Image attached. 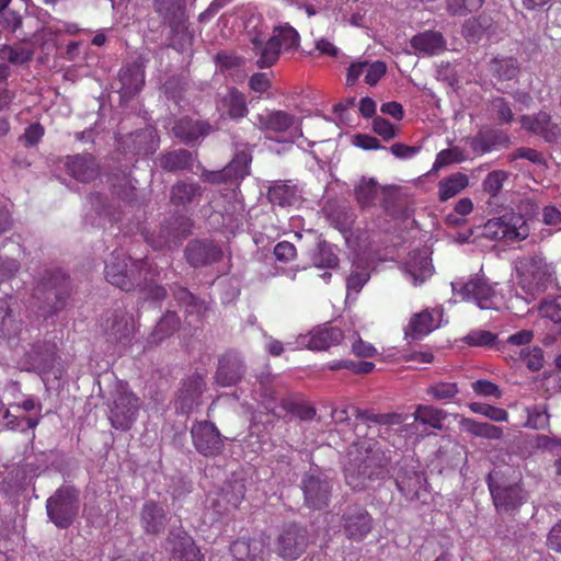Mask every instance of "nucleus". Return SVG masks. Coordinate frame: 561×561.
I'll list each match as a JSON object with an SVG mask.
<instances>
[{
	"label": "nucleus",
	"mask_w": 561,
	"mask_h": 561,
	"mask_svg": "<svg viewBox=\"0 0 561 561\" xmlns=\"http://www.w3.org/2000/svg\"><path fill=\"white\" fill-rule=\"evenodd\" d=\"M404 271L415 285L428 278L433 274V266L427 252L425 250L411 252L404 264Z\"/></svg>",
	"instance_id": "nucleus-35"
},
{
	"label": "nucleus",
	"mask_w": 561,
	"mask_h": 561,
	"mask_svg": "<svg viewBox=\"0 0 561 561\" xmlns=\"http://www.w3.org/2000/svg\"><path fill=\"white\" fill-rule=\"evenodd\" d=\"M170 520L164 506L153 500H147L139 512V522L142 530L147 535L162 534Z\"/></svg>",
	"instance_id": "nucleus-26"
},
{
	"label": "nucleus",
	"mask_w": 561,
	"mask_h": 561,
	"mask_svg": "<svg viewBox=\"0 0 561 561\" xmlns=\"http://www.w3.org/2000/svg\"><path fill=\"white\" fill-rule=\"evenodd\" d=\"M301 118L283 110H266L257 114L256 126L264 133L285 134L289 133L285 142H294L302 137ZM282 142L283 140H277Z\"/></svg>",
	"instance_id": "nucleus-11"
},
{
	"label": "nucleus",
	"mask_w": 561,
	"mask_h": 561,
	"mask_svg": "<svg viewBox=\"0 0 561 561\" xmlns=\"http://www.w3.org/2000/svg\"><path fill=\"white\" fill-rule=\"evenodd\" d=\"M180 318L174 311H167L154 327L151 337L154 342H161L171 336L180 328Z\"/></svg>",
	"instance_id": "nucleus-50"
},
{
	"label": "nucleus",
	"mask_w": 561,
	"mask_h": 561,
	"mask_svg": "<svg viewBox=\"0 0 561 561\" xmlns=\"http://www.w3.org/2000/svg\"><path fill=\"white\" fill-rule=\"evenodd\" d=\"M434 330L433 316L427 310L415 313L405 329V337L413 341L422 339Z\"/></svg>",
	"instance_id": "nucleus-44"
},
{
	"label": "nucleus",
	"mask_w": 561,
	"mask_h": 561,
	"mask_svg": "<svg viewBox=\"0 0 561 561\" xmlns=\"http://www.w3.org/2000/svg\"><path fill=\"white\" fill-rule=\"evenodd\" d=\"M378 193V183L375 179L363 178L354 188L356 202L360 208L371 207Z\"/></svg>",
	"instance_id": "nucleus-49"
},
{
	"label": "nucleus",
	"mask_w": 561,
	"mask_h": 561,
	"mask_svg": "<svg viewBox=\"0 0 561 561\" xmlns=\"http://www.w3.org/2000/svg\"><path fill=\"white\" fill-rule=\"evenodd\" d=\"M526 426L534 430H546L550 425V414L547 404H535L526 408Z\"/></svg>",
	"instance_id": "nucleus-52"
},
{
	"label": "nucleus",
	"mask_w": 561,
	"mask_h": 561,
	"mask_svg": "<svg viewBox=\"0 0 561 561\" xmlns=\"http://www.w3.org/2000/svg\"><path fill=\"white\" fill-rule=\"evenodd\" d=\"M497 334L484 330H476L468 333L462 341L470 346H492Z\"/></svg>",
	"instance_id": "nucleus-62"
},
{
	"label": "nucleus",
	"mask_w": 561,
	"mask_h": 561,
	"mask_svg": "<svg viewBox=\"0 0 561 561\" xmlns=\"http://www.w3.org/2000/svg\"><path fill=\"white\" fill-rule=\"evenodd\" d=\"M310 535L306 526L298 523H289L280 529L275 550L278 557L286 561H295L307 550Z\"/></svg>",
	"instance_id": "nucleus-12"
},
{
	"label": "nucleus",
	"mask_w": 561,
	"mask_h": 561,
	"mask_svg": "<svg viewBox=\"0 0 561 561\" xmlns=\"http://www.w3.org/2000/svg\"><path fill=\"white\" fill-rule=\"evenodd\" d=\"M33 51L23 47L3 45L0 47V60L12 65H24L32 59Z\"/></svg>",
	"instance_id": "nucleus-55"
},
{
	"label": "nucleus",
	"mask_w": 561,
	"mask_h": 561,
	"mask_svg": "<svg viewBox=\"0 0 561 561\" xmlns=\"http://www.w3.org/2000/svg\"><path fill=\"white\" fill-rule=\"evenodd\" d=\"M373 130L386 141L391 140L399 135V129L388 119L380 116L374 118Z\"/></svg>",
	"instance_id": "nucleus-64"
},
{
	"label": "nucleus",
	"mask_w": 561,
	"mask_h": 561,
	"mask_svg": "<svg viewBox=\"0 0 561 561\" xmlns=\"http://www.w3.org/2000/svg\"><path fill=\"white\" fill-rule=\"evenodd\" d=\"M410 44L419 54L432 56L443 51L446 41L440 32L425 31L414 35Z\"/></svg>",
	"instance_id": "nucleus-37"
},
{
	"label": "nucleus",
	"mask_w": 561,
	"mask_h": 561,
	"mask_svg": "<svg viewBox=\"0 0 561 561\" xmlns=\"http://www.w3.org/2000/svg\"><path fill=\"white\" fill-rule=\"evenodd\" d=\"M288 413L302 421H310L316 415V409L304 402H297L291 399H282L279 411L273 410V414L277 417H285Z\"/></svg>",
	"instance_id": "nucleus-46"
},
{
	"label": "nucleus",
	"mask_w": 561,
	"mask_h": 561,
	"mask_svg": "<svg viewBox=\"0 0 561 561\" xmlns=\"http://www.w3.org/2000/svg\"><path fill=\"white\" fill-rule=\"evenodd\" d=\"M80 510V491L73 485L62 484L46 501L49 522L59 529L69 528Z\"/></svg>",
	"instance_id": "nucleus-6"
},
{
	"label": "nucleus",
	"mask_w": 561,
	"mask_h": 561,
	"mask_svg": "<svg viewBox=\"0 0 561 561\" xmlns=\"http://www.w3.org/2000/svg\"><path fill=\"white\" fill-rule=\"evenodd\" d=\"M158 138L154 129L147 127L122 136L118 140L119 148L125 153L134 156H149L158 148Z\"/></svg>",
	"instance_id": "nucleus-23"
},
{
	"label": "nucleus",
	"mask_w": 561,
	"mask_h": 561,
	"mask_svg": "<svg viewBox=\"0 0 561 561\" xmlns=\"http://www.w3.org/2000/svg\"><path fill=\"white\" fill-rule=\"evenodd\" d=\"M489 71L499 81H511L517 78L520 65L515 57L496 56L489 61Z\"/></svg>",
	"instance_id": "nucleus-39"
},
{
	"label": "nucleus",
	"mask_w": 561,
	"mask_h": 561,
	"mask_svg": "<svg viewBox=\"0 0 561 561\" xmlns=\"http://www.w3.org/2000/svg\"><path fill=\"white\" fill-rule=\"evenodd\" d=\"M343 340V332L336 327H318L302 337L301 344L312 351H324L331 345L340 344Z\"/></svg>",
	"instance_id": "nucleus-29"
},
{
	"label": "nucleus",
	"mask_w": 561,
	"mask_h": 561,
	"mask_svg": "<svg viewBox=\"0 0 561 561\" xmlns=\"http://www.w3.org/2000/svg\"><path fill=\"white\" fill-rule=\"evenodd\" d=\"M171 293L176 302L184 307L190 314L203 316L208 310L207 304L192 294L186 287L174 284Z\"/></svg>",
	"instance_id": "nucleus-41"
},
{
	"label": "nucleus",
	"mask_w": 561,
	"mask_h": 561,
	"mask_svg": "<svg viewBox=\"0 0 561 561\" xmlns=\"http://www.w3.org/2000/svg\"><path fill=\"white\" fill-rule=\"evenodd\" d=\"M70 276L61 270H46L33 290L43 316L49 317L62 310L72 294Z\"/></svg>",
	"instance_id": "nucleus-4"
},
{
	"label": "nucleus",
	"mask_w": 561,
	"mask_h": 561,
	"mask_svg": "<svg viewBox=\"0 0 561 561\" xmlns=\"http://www.w3.org/2000/svg\"><path fill=\"white\" fill-rule=\"evenodd\" d=\"M215 130L216 128L209 122L191 117L176 121L172 127L174 137L186 146L199 144Z\"/></svg>",
	"instance_id": "nucleus-24"
},
{
	"label": "nucleus",
	"mask_w": 561,
	"mask_h": 561,
	"mask_svg": "<svg viewBox=\"0 0 561 561\" xmlns=\"http://www.w3.org/2000/svg\"><path fill=\"white\" fill-rule=\"evenodd\" d=\"M267 198L273 205L291 206L296 201V191L294 186L276 183L268 188Z\"/></svg>",
	"instance_id": "nucleus-51"
},
{
	"label": "nucleus",
	"mask_w": 561,
	"mask_h": 561,
	"mask_svg": "<svg viewBox=\"0 0 561 561\" xmlns=\"http://www.w3.org/2000/svg\"><path fill=\"white\" fill-rule=\"evenodd\" d=\"M508 178V173L503 170H495L490 172L484 179L482 185L484 192L490 196L495 197L503 187V182Z\"/></svg>",
	"instance_id": "nucleus-60"
},
{
	"label": "nucleus",
	"mask_w": 561,
	"mask_h": 561,
	"mask_svg": "<svg viewBox=\"0 0 561 561\" xmlns=\"http://www.w3.org/2000/svg\"><path fill=\"white\" fill-rule=\"evenodd\" d=\"M185 259L192 267H203L221 261L222 249L208 239L188 241L184 250Z\"/></svg>",
	"instance_id": "nucleus-21"
},
{
	"label": "nucleus",
	"mask_w": 561,
	"mask_h": 561,
	"mask_svg": "<svg viewBox=\"0 0 561 561\" xmlns=\"http://www.w3.org/2000/svg\"><path fill=\"white\" fill-rule=\"evenodd\" d=\"M485 481L495 511L500 515H514L528 500L522 478L515 476L511 468L493 469Z\"/></svg>",
	"instance_id": "nucleus-2"
},
{
	"label": "nucleus",
	"mask_w": 561,
	"mask_h": 561,
	"mask_svg": "<svg viewBox=\"0 0 561 561\" xmlns=\"http://www.w3.org/2000/svg\"><path fill=\"white\" fill-rule=\"evenodd\" d=\"M133 331V323L128 317L113 314V317L107 320L105 334L108 342L127 345L131 341Z\"/></svg>",
	"instance_id": "nucleus-38"
},
{
	"label": "nucleus",
	"mask_w": 561,
	"mask_h": 561,
	"mask_svg": "<svg viewBox=\"0 0 561 561\" xmlns=\"http://www.w3.org/2000/svg\"><path fill=\"white\" fill-rule=\"evenodd\" d=\"M472 151L477 154H483L493 150L496 146L507 145L510 138L499 129L482 128L473 137L468 139Z\"/></svg>",
	"instance_id": "nucleus-31"
},
{
	"label": "nucleus",
	"mask_w": 561,
	"mask_h": 561,
	"mask_svg": "<svg viewBox=\"0 0 561 561\" xmlns=\"http://www.w3.org/2000/svg\"><path fill=\"white\" fill-rule=\"evenodd\" d=\"M540 311L558 327V333L561 334V295L545 299L540 304Z\"/></svg>",
	"instance_id": "nucleus-57"
},
{
	"label": "nucleus",
	"mask_w": 561,
	"mask_h": 561,
	"mask_svg": "<svg viewBox=\"0 0 561 561\" xmlns=\"http://www.w3.org/2000/svg\"><path fill=\"white\" fill-rule=\"evenodd\" d=\"M65 167L70 176L83 183L94 180L98 175V165L92 156L67 157Z\"/></svg>",
	"instance_id": "nucleus-33"
},
{
	"label": "nucleus",
	"mask_w": 561,
	"mask_h": 561,
	"mask_svg": "<svg viewBox=\"0 0 561 561\" xmlns=\"http://www.w3.org/2000/svg\"><path fill=\"white\" fill-rule=\"evenodd\" d=\"M324 211L331 225L340 232L351 231L354 224V214L350 208L343 205L329 204L324 207Z\"/></svg>",
	"instance_id": "nucleus-43"
},
{
	"label": "nucleus",
	"mask_w": 561,
	"mask_h": 561,
	"mask_svg": "<svg viewBox=\"0 0 561 561\" xmlns=\"http://www.w3.org/2000/svg\"><path fill=\"white\" fill-rule=\"evenodd\" d=\"M57 345L49 341H37L24 355V366L27 371L48 374L57 362Z\"/></svg>",
	"instance_id": "nucleus-19"
},
{
	"label": "nucleus",
	"mask_w": 561,
	"mask_h": 561,
	"mask_svg": "<svg viewBox=\"0 0 561 561\" xmlns=\"http://www.w3.org/2000/svg\"><path fill=\"white\" fill-rule=\"evenodd\" d=\"M252 45L254 54L259 56L256 66L260 69L270 68L278 60L280 41L277 36H272L266 42L259 37H253Z\"/></svg>",
	"instance_id": "nucleus-36"
},
{
	"label": "nucleus",
	"mask_w": 561,
	"mask_h": 561,
	"mask_svg": "<svg viewBox=\"0 0 561 561\" xmlns=\"http://www.w3.org/2000/svg\"><path fill=\"white\" fill-rule=\"evenodd\" d=\"M273 36H277L280 41V47L285 49L296 48L299 45V34L290 25H280L274 27Z\"/></svg>",
	"instance_id": "nucleus-59"
},
{
	"label": "nucleus",
	"mask_w": 561,
	"mask_h": 561,
	"mask_svg": "<svg viewBox=\"0 0 561 561\" xmlns=\"http://www.w3.org/2000/svg\"><path fill=\"white\" fill-rule=\"evenodd\" d=\"M245 484L243 480L234 479L229 481L221 492L222 500L231 507L236 508L244 499Z\"/></svg>",
	"instance_id": "nucleus-54"
},
{
	"label": "nucleus",
	"mask_w": 561,
	"mask_h": 561,
	"mask_svg": "<svg viewBox=\"0 0 561 561\" xmlns=\"http://www.w3.org/2000/svg\"><path fill=\"white\" fill-rule=\"evenodd\" d=\"M312 262L314 266L320 268H333L337 266L339 259L331 245L327 241L321 240L318 242L317 249L312 254Z\"/></svg>",
	"instance_id": "nucleus-53"
},
{
	"label": "nucleus",
	"mask_w": 561,
	"mask_h": 561,
	"mask_svg": "<svg viewBox=\"0 0 561 561\" xmlns=\"http://www.w3.org/2000/svg\"><path fill=\"white\" fill-rule=\"evenodd\" d=\"M139 407V398L124 386L117 387L110 411L112 426L121 431L130 430L136 421Z\"/></svg>",
	"instance_id": "nucleus-15"
},
{
	"label": "nucleus",
	"mask_w": 561,
	"mask_h": 561,
	"mask_svg": "<svg viewBox=\"0 0 561 561\" xmlns=\"http://www.w3.org/2000/svg\"><path fill=\"white\" fill-rule=\"evenodd\" d=\"M483 234L494 240L515 242L526 239L529 229L522 215L508 211L501 217L489 219L484 225Z\"/></svg>",
	"instance_id": "nucleus-13"
},
{
	"label": "nucleus",
	"mask_w": 561,
	"mask_h": 561,
	"mask_svg": "<svg viewBox=\"0 0 561 561\" xmlns=\"http://www.w3.org/2000/svg\"><path fill=\"white\" fill-rule=\"evenodd\" d=\"M196 451L204 457L214 458L222 454L226 437L210 421H195L190 430Z\"/></svg>",
	"instance_id": "nucleus-14"
},
{
	"label": "nucleus",
	"mask_w": 561,
	"mask_h": 561,
	"mask_svg": "<svg viewBox=\"0 0 561 561\" xmlns=\"http://www.w3.org/2000/svg\"><path fill=\"white\" fill-rule=\"evenodd\" d=\"M152 8L169 27L170 46L184 51L193 45L194 32L190 28L186 0H152Z\"/></svg>",
	"instance_id": "nucleus-3"
},
{
	"label": "nucleus",
	"mask_w": 561,
	"mask_h": 561,
	"mask_svg": "<svg viewBox=\"0 0 561 561\" xmlns=\"http://www.w3.org/2000/svg\"><path fill=\"white\" fill-rule=\"evenodd\" d=\"M390 457H388L377 443L348 454V461L344 467L345 482L353 490L370 489L375 483L383 480L389 473Z\"/></svg>",
	"instance_id": "nucleus-1"
},
{
	"label": "nucleus",
	"mask_w": 561,
	"mask_h": 561,
	"mask_svg": "<svg viewBox=\"0 0 561 561\" xmlns=\"http://www.w3.org/2000/svg\"><path fill=\"white\" fill-rule=\"evenodd\" d=\"M251 163L252 152L249 144L236 142L233 157L225 167L226 173L233 184H239L250 175Z\"/></svg>",
	"instance_id": "nucleus-28"
},
{
	"label": "nucleus",
	"mask_w": 561,
	"mask_h": 561,
	"mask_svg": "<svg viewBox=\"0 0 561 561\" xmlns=\"http://www.w3.org/2000/svg\"><path fill=\"white\" fill-rule=\"evenodd\" d=\"M222 105L227 108V115L232 119H239L247 116L249 110L244 94L236 88H231L221 99Z\"/></svg>",
	"instance_id": "nucleus-48"
},
{
	"label": "nucleus",
	"mask_w": 561,
	"mask_h": 561,
	"mask_svg": "<svg viewBox=\"0 0 561 561\" xmlns=\"http://www.w3.org/2000/svg\"><path fill=\"white\" fill-rule=\"evenodd\" d=\"M518 285L522 290L531 297L546 290L547 285L553 280L552 267L541 254H534L520 261Z\"/></svg>",
	"instance_id": "nucleus-9"
},
{
	"label": "nucleus",
	"mask_w": 561,
	"mask_h": 561,
	"mask_svg": "<svg viewBox=\"0 0 561 561\" xmlns=\"http://www.w3.org/2000/svg\"><path fill=\"white\" fill-rule=\"evenodd\" d=\"M105 278L112 285L125 291L136 289V286L146 285L147 274H150V264L145 259L131 260L125 254H112L105 263Z\"/></svg>",
	"instance_id": "nucleus-5"
},
{
	"label": "nucleus",
	"mask_w": 561,
	"mask_h": 561,
	"mask_svg": "<svg viewBox=\"0 0 561 561\" xmlns=\"http://www.w3.org/2000/svg\"><path fill=\"white\" fill-rule=\"evenodd\" d=\"M192 227L193 221L187 216L172 215L165 218L158 229L149 233L146 240L154 250H173L191 234Z\"/></svg>",
	"instance_id": "nucleus-8"
},
{
	"label": "nucleus",
	"mask_w": 561,
	"mask_h": 561,
	"mask_svg": "<svg viewBox=\"0 0 561 561\" xmlns=\"http://www.w3.org/2000/svg\"><path fill=\"white\" fill-rule=\"evenodd\" d=\"M206 390L205 377L194 373L181 381L176 392L174 407L178 413L188 414L202 404V396Z\"/></svg>",
	"instance_id": "nucleus-17"
},
{
	"label": "nucleus",
	"mask_w": 561,
	"mask_h": 561,
	"mask_svg": "<svg viewBox=\"0 0 561 561\" xmlns=\"http://www.w3.org/2000/svg\"><path fill=\"white\" fill-rule=\"evenodd\" d=\"M119 92L123 98H133L145 83V70L140 61L127 64L119 71Z\"/></svg>",
	"instance_id": "nucleus-30"
},
{
	"label": "nucleus",
	"mask_w": 561,
	"mask_h": 561,
	"mask_svg": "<svg viewBox=\"0 0 561 561\" xmlns=\"http://www.w3.org/2000/svg\"><path fill=\"white\" fill-rule=\"evenodd\" d=\"M469 184L468 176L463 173H454L438 182V197L440 202H446L449 198L459 194Z\"/></svg>",
	"instance_id": "nucleus-45"
},
{
	"label": "nucleus",
	"mask_w": 561,
	"mask_h": 561,
	"mask_svg": "<svg viewBox=\"0 0 561 561\" xmlns=\"http://www.w3.org/2000/svg\"><path fill=\"white\" fill-rule=\"evenodd\" d=\"M453 291L465 300H473L481 309L494 308L495 290L484 276L474 275L468 282H453Z\"/></svg>",
	"instance_id": "nucleus-18"
},
{
	"label": "nucleus",
	"mask_w": 561,
	"mask_h": 561,
	"mask_svg": "<svg viewBox=\"0 0 561 561\" xmlns=\"http://www.w3.org/2000/svg\"><path fill=\"white\" fill-rule=\"evenodd\" d=\"M396 485L402 496L409 502L426 504L431 496L425 473L417 470L411 460L399 462L396 474Z\"/></svg>",
	"instance_id": "nucleus-10"
},
{
	"label": "nucleus",
	"mask_w": 561,
	"mask_h": 561,
	"mask_svg": "<svg viewBox=\"0 0 561 561\" xmlns=\"http://www.w3.org/2000/svg\"><path fill=\"white\" fill-rule=\"evenodd\" d=\"M461 426L465 431L476 437L486 439H501L503 437V428L491 423L478 422L472 419H462Z\"/></svg>",
	"instance_id": "nucleus-47"
},
{
	"label": "nucleus",
	"mask_w": 561,
	"mask_h": 561,
	"mask_svg": "<svg viewBox=\"0 0 561 561\" xmlns=\"http://www.w3.org/2000/svg\"><path fill=\"white\" fill-rule=\"evenodd\" d=\"M446 417V412L437 409L433 405H417L415 412L413 413L414 422L412 424H407L404 431L411 434L419 433V428L415 423H420L423 425H428L435 430L443 428V420ZM424 431H420L423 434Z\"/></svg>",
	"instance_id": "nucleus-34"
},
{
	"label": "nucleus",
	"mask_w": 561,
	"mask_h": 561,
	"mask_svg": "<svg viewBox=\"0 0 561 561\" xmlns=\"http://www.w3.org/2000/svg\"><path fill=\"white\" fill-rule=\"evenodd\" d=\"M470 410L474 413L482 414L495 422H504L508 419V413L506 410L485 403L473 402L470 404Z\"/></svg>",
	"instance_id": "nucleus-61"
},
{
	"label": "nucleus",
	"mask_w": 561,
	"mask_h": 561,
	"mask_svg": "<svg viewBox=\"0 0 561 561\" xmlns=\"http://www.w3.org/2000/svg\"><path fill=\"white\" fill-rule=\"evenodd\" d=\"M108 183L112 193L123 202L130 204L136 201V187L131 183L129 172L123 171L119 174L108 175Z\"/></svg>",
	"instance_id": "nucleus-42"
},
{
	"label": "nucleus",
	"mask_w": 561,
	"mask_h": 561,
	"mask_svg": "<svg viewBox=\"0 0 561 561\" xmlns=\"http://www.w3.org/2000/svg\"><path fill=\"white\" fill-rule=\"evenodd\" d=\"M375 520L360 505L347 506L341 516V531L352 542H362L373 531Z\"/></svg>",
	"instance_id": "nucleus-16"
},
{
	"label": "nucleus",
	"mask_w": 561,
	"mask_h": 561,
	"mask_svg": "<svg viewBox=\"0 0 561 561\" xmlns=\"http://www.w3.org/2000/svg\"><path fill=\"white\" fill-rule=\"evenodd\" d=\"M520 356L523 357L527 368L531 371H538L543 367V351L538 346L522 350Z\"/></svg>",
	"instance_id": "nucleus-63"
},
{
	"label": "nucleus",
	"mask_w": 561,
	"mask_h": 561,
	"mask_svg": "<svg viewBox=\"0 0 561 561\" xmlns=\"http://www.w3.org/2000/svg\"><path fill=\"white\" fill-rule=\"evenodd\" d=\"M299 488L304 495V505L313 511H320L329 506L334 481L318 467L310 468L300 479Z\"/></svg>",
	"instance_id": "nucleus-7"
},
{
	"label": "nucleus",
	"mask_w": 561,
	"mask_h": 561,
	"mask_svg": "<svg viewBox=\"0 0 561 561\" xmlns=\"http://www.w3.org/2000/svg\"><path fill=\"white\" fill-rule=\"evenodd\" d=\"M485 0H447V11L451 15L466 16L477 12Z\"/></svg>",
	"instance_id": "nucleus-56"
},
{
	"label": "nucleus",
	"mask_w": 561,
	"mask_h": 561,
	"mask_svg": "<svg viewBox=\"0 0 561 561\" xmlns=\"http://www.w3.org/2000/svg\"><path fill=\"white\" fill-rule=\"evenodd\" d=\"M522 127L542 137L547 142H554L561 137V128L552 122L551 115L540 111L534 115L520 117Z\"/></svg>",
	"instance_id": "nucleus-27"
},
{
	"label": "nucleus",
	"mask_w": 561,
	"mask_h": 561,
	"mask_svg": "<svg viewBox=\"0 0 561 561\" xmlns=\"http://www.w3.org/2000/svg\"><path fill=\"white\" fill-rule=\"evenodd\" d=\"M247 371L242 357L234 351H227L218 357L215 382L220 387H232L239 383Z\"/></svg>",
	"instance_id": "nucleus-20"
},
{
	"label": "nucleus",
	"mask_w": 561,
	"mask_h": 561,
	"mask_svg": "<svg viewBox=\"0 0 561 561\" xmlns=\"http://www.w3.org/2000/svg\"><path fill=\"white\" fill-rule=\"evenodd\" d=\"M381 207L385 213L391 217L399 218L407 216V206L400 188L396 185L383 186L381 188Z\"/></svg>",
	"instance_id": "nucleus-40"
},
{
	"label": "nucleus",
	"mask_w": 561,
	"mask_h": 561,
	"mask_svg": "<svg viewBox=\"0 0 561 561\" xmlns=\"http://www.w3.org/2000/svg\"><path fill=\"white\" fill-rule=\"evenodd\" d=\"M205 188L191 179L178 180L170 187V204L178 208L187 209L201 203Z\"/></svg>",
	"instance_id": "nucleus-25"
},
{
	"label": "nucleus",
	"mask_w": 561,
	"mask_h": 561,
	"mask_svg": "<svg viewBox=\"0 0 561 561\" xmlns=\"http://www.w3.org/2000/svg\"><path fill=\"white\" fill-rule=\"evenodd\" d=\"M466 158L467 157L465 156L463 150L459 147L444 149L437 153L433 165V171H437L450 163H460L465 161Z\"/></svg>",
	"instance_id": "nucleus-58"
},
{
	"label": "nucleus",
	"mask_w": 561,
	"mask_h": 561,
	"mask_svg": "<svg viewBox=\"0 0 561 561\" xmlns=\"http://www.w3.org/2000/svg\"><path fill=\"white\" fill-rule=\"evenodd\" d=\"M170 561H204V556L193 538L181 528L170 530L168 539Z\"/></svg>",
	"instance_id": "nucleus-22"
},
{
	"label": "nucleus",
	"mask_w": 561,
	"mask_h": 561,
	"mask_svg": "<svg viewBox=\"0 0 561 561\" xmlns=\"http://www.w3.org/2000/svg\"><path fill=\"white\" fill-rule=\"evenodd\" d=\"M159 167L171 173L191 171L194 164L193 153L187 149H173L159 154Z\"/></svg>",
	"instance_id": "nucleus-32"
}]
</instances>
